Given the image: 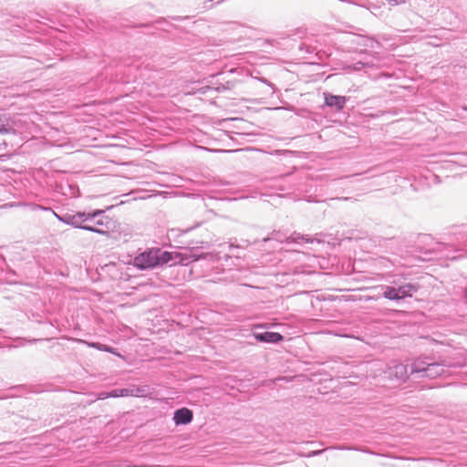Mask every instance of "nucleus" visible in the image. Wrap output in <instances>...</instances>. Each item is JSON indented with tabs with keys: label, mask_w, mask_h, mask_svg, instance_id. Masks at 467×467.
Returning a JSON list of instances; mask_svg holds the SVG:
<instances>
[{
	"label": "nucleus",
	"mask_w": 467,
	"mask_h": 467,
	"mask_svg": "<svg viewBox=\"0 0 467 467\" xmlns=\"http://www.w3.org/2000/svg\"><path fill=\"white\" fill-rule=\"evenodd\" d=\"M161 261V249H150L138 254L134 260L133 265L140 269L153 268Z\"/></svg>",
	"instance_id": "1"
},
{
	"label": "nucleus",
	"mask_w": 467,
	"mask_h": 467,
	"mask_svg": "<svg viewBox=\"0 0 467 467\" xmlns=\"http://www.w3.org/2000/svg\"><path fill=\"white\" fill-rule=\"evenodd\" d=\"M196 258L191 254H182L179 252L161 251V264L173 262L174 264H185L188 261H194Z\"/></svg>",
	"instance_id": "2"
},
{
	"label": "nucleus",
	"mask_w": 467,
	"mask_h": 467,
	"mask_svg": "<svg viewBox=\"0 0 467 467\" xmlns=\"http://www.w3.org/2000/svg\"><path fill=\"white\" fill-rule=\"evenodd\" d=\"M325 102L328 107H334L337 110H341L345 107L347 99L343 96L325 94Z\"/></svg>",
	"instance_id": "3"
},
{
	"label": "nucleus",
	"mask_w": 467,
	"mask_h": 467,
	"mask_svg": "<svg viewBox=\"0 0 467 467\" xmlns=\"http://www.w3.org/2000/svg\"><path fill=\"white\" fill-rule=\"evenodd\" d=\"M192 420V412L186 408L177 410L174 413L173 420L177 425L190 423Z\"/></svg>",
	"instance_id": "4"
},
{
	"label": "nucleus",
	"mask_w": 467,
	"mask_h": 467,
	"mask_svg": "<svg viewBox=\"0 0 467 467\" xmlns=\"http://www.w3.org/2000/svg\"><path fill=\"white\" fill-rule=\"evenodd\" d=\"M109 398H118V397H129V396H136V397H143L145 394L143 390L140 389H114L109 392Z\"/></svg>",
	"instance_id": "5"
},
{
	"label": "nucleus",
	"mask_w": 467,
	"mask_h": 467,
	"mask_svg": "<svg viewBox=\"0 0 467 467\" xmlns=\"http://www.w3.org/2000/svg\"><path fill=\"white\" fill-rule=\"evenodd\" d=\"M254 337L260 342L277 343L283 340V336L277 332H265L254 334Z\"/></svg>",
	"instance_id": "6"
},
{
	"label": "nucleus",
	"mask_w": 467,
	"mask_h": 467,
	"mask_svg": "<svg viewBox=\"0 0 467 467\" xmlns=\"http://www.w3.org/2000/svg\"><path fill=\"white\" fill-rule=\"evenodd\" d=\"M418 290V286L412 284H406L404 285L396 288V292L399 296V300L405 297L412 296V294Z\"/></svg>",
	"instance_id": "7"
},
{
	"label": "nucleus",
	"mask_w": 467,
	"mask_h": 467,
	"mask_svg": "<svg viewBox=\"0 0 467 467\" xmlns=\"http://www.w3.org/2000/svg\"><path fill=\"white\" fill-rule=\"evenodd\" d=\"M383 296L389 300H399V296L396 292V288L393 286H386L383 293Z\"/></svg>",
	"instance_id": "8"
},
{
	"label": "nucleus",
	"mask_w": 467,
	"mask_h": 467,
	"mask_svg": "<svg viewBox=\"0 0 467 467\" xmlns=\"http://www.w3.org/2000/svg\"><path fill=\"white\" fill-rule=\"evenodd\" d=\"M88 346L91 348H94L96 349H99L100 351H106V352L116 354L113 348H111L106 345L100 344V343L92 342V343H88Z\"/></svg>",
	"instance_id": "9"
},
{
	"label": "nucleus",
	"mask_w": 467,
	"mask_h": 467,
	"mask_svg": "<svg viewBox=\"0 0 467 467\" xmlns=\"http://www.w3.org/2000/svg\"><path fill=\"white\" fill-rule=\"evenodd\" d=\"M8 132V130L7 128L5 127V124H2L0 123V133L1 134H5V133H7Z\"/></svg>",
	"instance_id": "10"
},
{
	"label": "nucleus",
	"mask_w": 467,
	"mask_h": 467,
	"mask_svg": "<svg viewBox=\"0 0 467 467\" xmlns=\"http://www.w3.org/2000/svg\"><path fill=\"white\" fill-rule=\"evenodd\" d=\"M108 398H109V392H103V393H100V394L99 395V398H98V399H99V400H105V399H108Z\"/></svg>",
	"instance_id": "11"
},
{
	"label": "nucleus",
	"mask_w": 467,
	"mask_h": 467,
	"mask_svg": "<svg viewBox=\"0 0 467 467\" xmlns=\"http://www.w3.org/2000/svg\"><path fill=\"white\" fill-rule=\"evenodd\" d=\"M82 228H84V229H86V230H88V231L100 233V231L96 230L94 227H91V226L85 225V226H83Z\"/></svg>",
	"instance_id": "12"
},
{
	"label": "nucleus",
	"mask_w": 467,
	"mask_h": 467,
	"mask_svg": "<svg viewBox=\"0 0 467 467\" xmlns=\"http://www.w3.org/2000/svg\"><path fill=\"white\" fill-rule=\"evenodd\" d=\"M420 371H421L420 368H412V372H420Z\"/></svg>",
	"instance_id": "13"
},
{
	"label": "nucleus",
	"mask_w": 467,
	"mask_h": 467,
	"mask_svg": "<svg viewBox=\"0 0 467 467\" xmlns=\"http://www.w3.org/2000/svg\"><path fill=\"white\" fill-rule=\"evenodd\" d=\"M126 467H140V466H137V465H127Z\"/></svg>",
	"instance_id": "14"
},
{
	"label": "nucleus",
	"mask_w": 467,
	"mask_h": 467,
	"mask_svg": "<svg viewBox=\"0 0 467 467\" xmlns=\"http://www.w3.org/2000/svg\"><path fill=\"white\" fill-rule=\"evenodd\" d=\"M76 217H77V215H73V216L71 217L72 221H74V220L76 219Z\"/></svg>",
	"instance_id": "15"
},
{
	"label": "nucleus",
	"mask_w": 467,
	"mask_h": 467,
	"mask_svg": "<svg viewBox=\"0 0 467 467\" xmlns=\"http://www.w3.org/2000/svg\"><path fill=\"white\" fill-rule=\"evenodd\" d=\"M465 297L467 298V288H466V291H465Z\"/></svg>",
	"instance_id": "16"
}]
</instances>
